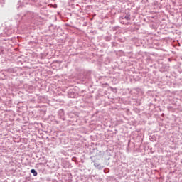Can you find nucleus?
<instances>
[{
	"instance_id": "obj_1",
	"label": "nucleus",
	"mask_w": 182,
	"mask_h": 182,
	"mask_svg": "<svg viewBox=\"0 0 182 182\" xmlns=\"http://www.w3.org/2000/svg\"><path fill=\"white\" fill-rule=\"evenodd\" d=\"M31 173L33 174L34 177H36V176H38V172H36L35 169H31Z\"/></svg>"
},
{
	"instance_id": "obj_2",
	"label": "nucleus",
	"mask_w": 182,
	"mask_h": 182,
	"mask_svg": "<svg viewBox=\"0 0 182 182\" xmlns=\"http://www.w3.org/2000/svg\"><path fill=\"white\" fill-rule=\"evenodd\" d=\"M125 19H127V21H129L130 19V16H125Z\"/></svg>"
}]
</instances>
